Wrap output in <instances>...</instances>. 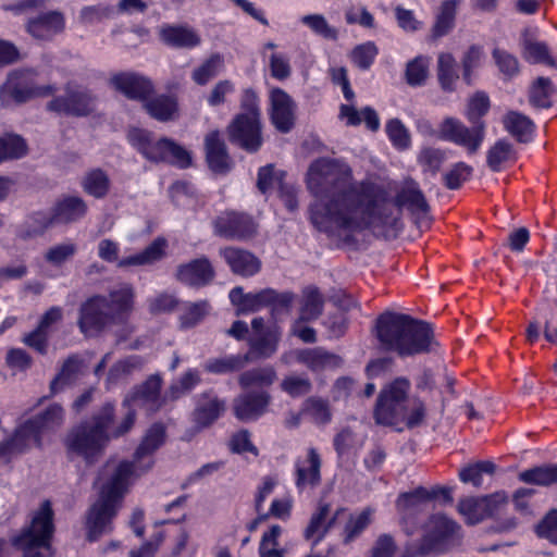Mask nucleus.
<instances>
[{
  "label": "nucleus",
  "mask_w": 557,
  "mask_h": 557,
  "mask_svg": "<svg viewBox=\"0 0 557 557\" xmlns=\"http://www.w3.org/2000/svg\"><path fill=\"white\" fill-rule=\"evenodd\" d=\"M339 117L345 120L348 126H358L361 122H364L372 132H376L380 127L379 115L371 107H366L359 112L354 106L342 104Z\"/></svg>",
  "instance_id": "36"
},
{
  "label": "nucleus",
  "mask_w": 557,
  "mask_h": 557,
  "mask_svg": "<svg viewBox=\"0 0 557 557\" xmlns=\"http://www.w3.org/2000/svg\"><path fill=\"white\" fill-rule=\"evenodd\" d=\"M107 310L115 323H121L133 310L134 289L131 285L124 284L109 294Z\"/></svg>",
  "instance_id": "30"
},
{
  "label": "nucleus",
  "mask_w": 557,
  "mask_h": 557,
  "mask_svg": "<svg viewBox=\"0 0 557 557\" xmlns=\"http://www.w3.org/2000/svg\"><path fill=\"white\" fill-rule=\"evenodd\" d=\"M324 299L315 287H307L302 294L300 320L312 321L318 319L323 311Z\"/></svg>",
  "instance_id": "49"
},
{
  "label": "nucleus",
  "mask_w": 557,
  "mask_h": 557,
  "mask_svg": "<svg viewBox=\"0 0 557 557\" xmlns=\"http://www.w3.org/2000/svg\"><path fill=\"white\" fill-rule=\"evenodd\" d=\"M107 307L108 299L104 296H95L83 302L77 322L81 332L85 335H91L114 324Z\"/></svg>",
  "instance_id": "14"
},
{
  "label": "nucleus",
  "mask_w": 557,
  "mask_h": 557,
  "mask_svg": "<svg viewBox=\"0 0 557 557\" xmlns=\"http://www.w3.org/2000/svg\"><path fill=\"white\" fill-rule=\"evenodd\" d=\"M27 146L20 136L0 138V163L7 159H17L26 154Z\"/></svg>",
  "instance_id": "58"
},
{
  "label": "nucleus",
  "mask_w": 557,
  "mask_h": 557,
  "mask_svg": "<svg viewBox=\"0 0 557 557\" xmlns=\"http://www.w3.org/2000/svg\"><path fill=\"white\" fill-rule=\"evenodd\" d=\"M168 242L163 237L156 238L143 251L119 259L120 246L116 242L106 238L98 244V256L107 262H116L117 268L151 265L165 256Z\"/></svg>",
  "instance_id": "9"
},
{
  "label": "nucleus",
  "mask_w": 557,
  "mask_h": 557,
  "mask_svg": "<svg viewBox=\"0 0 557 557\" xmlns=\"http://www.w3.org/2000/svg\"><path fill=\"white\" fill-rule=\"evenodd\" d=\"M484 57V51L481 46L472 45L467 51L463 53L461 59L462 64V76L463 81L468 84H472V73L475 69L481 65L482 59Z\"/></svg>",
  "instance_id": "55"
},
{
  "label": "nucleus",
  "mask_w": 557,
  "mask_h": 557,
  "mask_svg": "<svg viewBox=\"0 0 557 557\" xmlns=\"http://www.w3.org/2000/svg\"><path fill=\"white\" fill-rule=\"evenodd\" d=\"M65 29V16L61 11H48L29 18L26 24L27 33L39 40H51Z\"/></svg>",
  "instance_id": "23"
},
{
  "label": "nucleus",
  "mask_w": 557,
  "mask_h": 557,
  "mask_svg": "<svg viewBox=\"0 0 557 557\" xmlns=\"http://www.w3.org/2000/svg\"><path fill=\"white\" fill-rule=\"evenodd\" d=\"M437 78L444 91L455 90V84L459 78L456 71V60L451 53H441L437 59Z\"/></svg>",
  "instance_id": "44"
},
{
  "label": "nucleus",
  "mask_w": 557,
  "mask_h": 557,
  "mask_svg": "<svg viewBox=\"0 0 557 557\" xmlns=\"http://www.w3.org/2000/svg\"><path fill=\"white\" fill-rule=\"evenodd\" d=\"M280 338L281 331L276 325L268 327L264 333L252 337L249 341L250 350L248 354H250V361L253 355L259 358L271 357L277 349Z\"/></svg>",
  "instance_id": "34"
},
{
  "label": "nucleus",
  "mask_w": 557,
  "mask_h": 557,
  "mask_svg": "<svg viewBox=\"0 0 557 557\" xmlns=\"http://www.w3.org/2000/svg\"><path fill=\"white\" fill-rule=\"evenodd\" d=\"M164 436L163 425H152L136 449L134 461H121L110 472V476L101 486L99 499L90 508L87 517V536L90 542L110 530L111 520L116 515L132 482L151 468L150 459L145 465H141V461L163 444Z\"/></svg>",
  "instance_id": "2"
},
{
  "label": "nucleus",
  "mask_w": 557,
  "mask_h": 557,
  "mask_svg": "<svg viewBox=\"0 0 557 557\" xmlns=\"http://www.w3.org/2000/svg\"><path fill=\"white\" fill-rule=\"evenodd\" d=\"M162 377L158 374L150 375L143 384L124 399L123 406L145 407L148 411L159 410L168 399L161 398Z\"/></svg>",
  "instance_id": "18"
},
{
  "label": "nucleus",
  "mask_w": 557,
  "mask_h": 557,
  "mask_svg": "<svg viewBox=\"0 0 557 557\" xmlns=\"http://www.w3.org/2000/svg\"><path fill=\"white\" fill-rule=\"evenodd\" d=\"M206 158L209 168L215 173H226L232 168L231 158L219 131H212L205 137Z\"/></svg>",
  "instance_id": "26"
},
{
  "label": "nucleus",
  "mask_w": 557,
  "mask_h": 557,
  "mask_svg": "<svg viewBox=\"0 0 557 557\" xmlns=\"http://www.w3.org/2000/svg\"><path fill=\"white\" fill-rule=\"evenodd\" d=\"M519 481L525 484L550 486L557 484V463L536 466L518 474Z\"/></svg>",
  "instance_id": "39"
},
{
  "label": "nucleus",
  "mask_w": 557,
  "mask_h": 557,
  "mask_svg": "<svg viewBox=\"0 0 557 557\" xmlns=\"http://www.w3.org/2000/svg\"><path fill=\"white\" fill-rule=\"evenodd\" d=\"M301 413L318 425L330 423L333 416L329 400L318 396L308 397L302 403Z\"/></svg>",
  "instance_id": "42"
},
{
  "label": "nucleus",
  "mask_w": 557,
  "mask_h": 557,
  "mask_svg": "<svg viewBox=\"0 0 557 557\" xmlns=\"http://www.w3.org/2000/svg\"><path fill=\"white\" fill-rule=\"evenodd\" d=\"M458 3L457 0H445L441 4L435 24L432 28V36L434 38L443 37L453 29Z\"/></svg>",
  "instance_id": "47"
},
{
  "label": "nucleus",
  "mask_w": 557,
  "mask_h": 557,
  "mask_svg": "<svg viewBox=\"0 0 557 557\" xmlns=\"http://www.w3.org/2000/svg\"><path fill=\"white\" fill-rule=\"evenodd\" d=\"M517 159L513 146L506 139L495 141L486 152V164L493 172L502 171Z\"/></svg>",
  "instance_id": "35"
},
{
  "label": "nucleus",
  "mask_w": 557,
  "mask_h": 557,
  "mask_svg": "<svg viewBox=\"0 0 557 557\" xmlns=\"http://www.w3.org/2000/svg\"><path fill=\"white\" fill-rule=\"evenodd\" d=\"M226 410V401L213 389L205 391L196 396L191 420L197 431L211 426Z\"/></svg>",
  "instance_id": "17"
},
{
  "label": "nucleus",
  "mask_w": 557,
  "mask_h": 557,
  "mask_svg": "<svg viewBox=\"0 0 557 557\" xmlns=\"http://www.w3.org/2000/svg\"><path fill=\"white\" fill-rule=\"evenodd\" d=\"M271 401V396L268 392H249L238 395L233 400L234 416L243 421H253L261 417Z\"/></svg>",
  "instance_id": "21"
},
{
  "label": "nucleus",
  "mask_w": 557,
  "mask_h": 557,
  "mask_svg": "<svg viewBox=\"0 0 557 557\" xmlns=\"http://www.w3.org/2000/svg\"><path fill=\"white\" fill-rule=\"evenodd\" d=\"M373 512V509L364 508L359 513L349 515L343 531L345 544L352 542L370 525Z\"/></svg>",
  "instance_id": "50"
},
{
  "label": "nucleus",
  "mask_w": 557,
  "mask_h": 557,
  "mask_svg": "<svg viewBox=\"0 0 557 557\" xmlns=\"http://www.w3.org/2000/svg\"><path fill=\"white\" fill-rule=\"evenodd\" d=\"M461 527L443 513L431 515L421 525V537L406 545L400 557L441 554L461 537Z\"/></svg>",
  "instance_id": "5"
},
{
  "label": "nucleus",
  "mask_w": 557,
  "mask_h": 557,
  "mask_svg": "<svg viewBox=\"0 0 557 557\" xmlns=\"http://www.w3.org/2000/svg\"><path fill=\"white\" fill-rule=\"evenodd\" d=\"M503 124L505 129L518 141L528 143L531 140L534 124L528 116L516 111H509L503 117Z\"/></svg>",
  "instance_id": "38"
},
{
  "label": "nucleus",
  "mask_w": 557,
  "mask_h": 557,
  "mask_svg": "<svg viewBox=\"0 0 557 557\" xmlns=\"http://www.w3.org/2000/svg\"><path fill=\"white\" fill-rule=\"evenodd\" d=\"M410 389V382L398 377L385 386L376 400L374 419L377 424L398 426L405 416L406 397Z\"/></svg>",
  "instance_id": "8"
},
{
  "label": "nucleus",
  "mask_w": 557,
  "mask_h": 557,
  "mask_svg": "<svg viewBox=\"0 0 557 557\" xmlns=\"http://www.w3.org/2000/svg\"><path fill=\"white\" fill-rule=\"evenodd\" d=\"M88 207L85 200L76 196H67L59 200L53 210L55 222L73 223L83 219Z\"/></svg>",
  "instance_id": "33"
},
{
  "label": "nucleus",
  "mask_w": 557,
  "mask_h": 557,
  "mask_svg": "<svg viewBox=\"0 0 557 557\" xmlns=\"http://www.w3.org/2000/svg\"><path fill=\"white\" fill-rule=\"evenodd\" d=\"M276 377L277 375L274 368L267 366L243 372L238 376V384L244 389L252 386L269 387L275 382Z\"/></svg>",
  "instance_id": "43"
},
{
  "label": "nucleus",
  "mask_w": 557,
  "mask_h": 557,
  "mask_svg": "<svg viewBox=\"0 0 557 557\" xmlns=\"http://www.w3.org/2000/svg\"><path fill=\"white\" fill-rule=\"evenodd\" d=\"M127 138L132 146L150 161L169 162L182 169L191 164L189 151L172 139L164 137L154 141L151 133L141 128H132Z\"/></svg>",
  "instance_id": "7"
},
{
  "label": "nucleus",
  "mask_w": 557,
  "mask_h": 557,
  "mask_svg": "<svg viewBox=\"0 0 557 557\" xmlns=\"http://www.w3.org/2000/svg\"><path fill=\"white\" fill-rule=\"evenodd\" d=\"M159 35L164 44L176 48H194L201 42L197 32L188 26L166 25L160 28Z\"/></svg>",
  "instance_id": "31"
},
{
  "label": "nucleus",
  "mask_w": 557,
  "mask_h": 557,
  "mask_svg": "<svg viewBox=\"0 0 557 557\" xmlns=\"http://www.w3.org/2000/svg\"><path fill=\"white\" fill-rule=\"evenodd\" d=\"M270 99L272 104L271 119L274 126L282 133L289 132L295 123L296 104L294 100L281 88H273Z\"/></svg>",
  "instance_id": "24"
},
{
  "label": "nucleus",
  "mask_w": 557,
  "mask_h": 557,
  "mask_svg": "<svg viewBox=\"0 0 557 557\" xmlns=\"http://www.w3.org/2000/svg\"><path fill=\"white\" fill-rule=\"evenodd\" d=\"M404 416L400 423H404L406 428L413 429L420 425L425 418L424 404L418 398H408L407 396Z\"/></svg>",
  "instance_id": "56"
},
{
  "label": "nucleus",
  "mask_w": 557,
  "mask_h": 557,
  "mask_svg": "<svg viewBox=\"0 0 557 557\" xmlns=\"http://www.w3.org/2000/svg\"><path fill=\"white\" fill-rule=\"evenodd\" d=\"M385 128L389 140L397 149L404 150L410 146V134L400 120H389Z\"/></svg>",
  "instance_id": "57"
},
{
  "label": "nucleus",
  "mask_w": 557,
  "mask_h": 557,
  "mask_svg": "<svg viewBox=\"0 0 557 557\" xmlns=\"http://www.w3.org/2000/svg\"><path fill=\"white\" fill-rule=\"evenodd\" d=\"M490 109V99L482 91L475 92L468 101L466 116L474 124L481 122L480 119L487 113Z\"/></svg>",
  "instance_id": "60"
},
{
  "label": "nucleus",
  "mask_w": 557,
  "mask_h": 557,
  "mask_svg": "<svg viewBox=\"0 0 557 557\" xmlns=\"http://www.w3.org/2000/svg\"><path fill=\"white\" fill-rule=\"evenodd\" d=\"M428 74L429 62L425 58L418 57L407 64L406 79L410 86L423 85Z\"/></svg>",
  "instance_id": "59"
},
{
  "label": "nucleus",
  "mask_w": 557,
  "mask_h": 557,
  "mask_svg": "<svg viewBox=\"0 0 557 557\" xmlns=\"http://www.w3.org/2000/svg\"><path fill=\"white\" fill-rule=\"evenodd\" d=\"M431 502L428 488L419 486L411 492L403 493L396 500L397 511L406 534L412 535L416 531L417 517Z\"/></svg>",
  "instance_id": "15"
},
{
  "label": "nucleus",
  "mask_w": 557,
  "mask_h": 557,
  "mask_svg": "<svg viewBox=\"0 0 557 557\" xmlns=\"http://www.w3.org/2000/svg\"><path fill=\"white\" fill-rule=\"evenodd\" d=\"M200 382V373L195 369H189L169 386L165 399L177 400L191 392Z\"/></svg>",
  "instance_id": "48"
},
{
  "label": "nucleus",
  "mask_w": 557,
  "mask_h": 557,
  "mask_svg": "<svg viewBox=\"0 0 557 557\" xmlns=\"http://www.w3.org/2000/svg\"><path fill=\"white\" fill-rule=\"evenodd\" d=\"M377 54V48L373 42L357 46L351 51L352 62L361 70H368Z\"/></svg>",
  "instance_id": "64"
},
{
  "label": "nucleus",
  "mask_w": 557,
  "mask_h": 557,
  "mask_svg": "<svg viewBox=\"0 0 557 557\" xmlns=\"http://www.w3.org/2000/svg\"><path fill=\"white\" fill-rule=\"evenodd\" d=\"M111 83L129 99L145 100L152 91V85L148 79L133 73L114 75Z\"/></svg>",
  "instance_id": "29"
},
{
  "label": "nucleus",
  "mask_w": 557,
  "mask_h": 557,
  "mask_svg": "<svg viewBox=\"0 0 557 557\" xmlns=\"http://www.w3.org/2000/svg\"><path fill=\"white\" fill-rule=\"evenodd\" d=\"M250 120L251 119L246 117V115H236L228 125L227 131L231 141L253 152L257 151L262 144L261 126L259 119H255L253 124L250 123Z\"/></svg>",
  "instance_id": "19"
},
{
  "label": "nucleus",
  "mask_w": 557,
  "mask_h": 557,
  "mask_svg": "<svg viewBox=\"0 0 557 557\" xmlns=\"http://www.w3.org/2000/svg\"><path fill=\"white\" fill-rule=\"evenodd\" d=\"M322 460L318 450L308 448L307 457L296 461V486L299 490L315 487L321 482Z\"/></svg>",
  "instance_id": "25"
},
{
  "label": "nucleus",
  "mask_w": 557,
  "mask_h": 557,
  "mask_svg": "<svg viewBox=\"0 0 557 557\" xmlns=\"http://www.w3.org/2000/svg\"><path fill=\"white\" fill-rule=\"evenodd\" d=\"M220 255L224 258L235 274L242 276H252L260 271V260L247 250L235 247H227L221 249Z\"/></svg>",
  "instance_id": "27"
},
{
  "label": "nucleus",
  "mask_w": 557,
  "mask_h": 557,
  "mask_svg": "<svg viewBox=\"0 0 557 557\" xmlns=\"http://www.w3.org/2000/svg\"><path fill=\"white\" fill-rule=\"evenodd\" d=\"M346 512V509L338 508L335 512H331V505L320 503L317 510L312 513L304 536L308 541H312L315 545L324 539L327 532L333 528L336 520Z\"/></svg>",
  "instance_id": "22"
},
{
  "label": "nucleus",
  "mask_w": 557,
  "mask_h": 557,
  "mask_svg": "<svg viewBox=\"0 0 557 557\" xmlns=\"http://www.w3.org/2000/svg\"><path fill=\"white\" fill-rule=\"evenodd\" d=\"M83 189L95 198H104L111 186L108 174L101 169H94L86 173L82 182Z\"/></svg>",
  "instance_id": "46"
},
{
  "label": "nucleus",
  "mask_w": 557,
  "mask_h": 557,
  "mask_svg": "<svg viewBox=\"0 0 557 557\" xmlns=\"http://www.w3.org/2000/svg\"><path fill=\"white\" fill-rule=\"evenodd\" d=\"M51 503L45 500L33 513L30 523L18 535L11 539L12 545L23 553V557H52L51 547L54 534Z\"/></svg>",
  "instance_id": "6"
},
{
  "label": "nucleus",
  "mask_w": 557,
  "mask_h": 557,
  "mask_svg": "<svg viewBox=\"0 0 557 557\" xmlns=\"http://www.w3.org/2000/svg\"><path fill=\"white\" fill-rule=\"evenodd\" d=\"M224 60L221 54L213 53L207 60H205L199 66H197L193 73V81L200 86L206 85L212 78H214L222 70Z\"/></svg>",
  "instance_id": "53"
},
{
  "label": "nucleus",
  "mask_w": 557,
  "mask_h": 557,
  "mask_svg": "<svg viewBox=\"0 0 557 557\" xmlns=\"http://www.w3.org/2000/svg\"><path fill=\"white\" fill-rule=\"evenodd\" d=\"M147 112L156 120H172L177 111V103L173 97L159 96L144 104Z\"/></svg>",
  "instance_id": "52"
},
{
  "label": "nucleus",
  "mask_w": 557,
  "mask_h": 557,
  "mask_svg": "<svg viewBox=\"0 0 557 557\" xmlns=\"http://www.w3.org/2000/svg\"><path fill=\"white\" fill-rule=\"evenodd\" d=\"M114 419V406L106 404L92 418L72 428L64 438L67 454L90 462L110 441L109 428Z\"/></svg>",
  "instance_id": "4"
},
{
  "label": "nucleus",
  "mask_w": 557,
  "mask_h": 557,
  "mask_svg": "<svg viewBox=\"0 0 557 557\" xmlns=\"http://www.w3.org/2000/svg\"><path fill=\"white\" fill-rule=\"evenodd\" d=\"M306 185L314 201L310 221L330 237L350 243L369 227H394L399 209L388 202L379 187L368 181H356L351 166L342 159L321 157L313 160L306 174ZM398 208H407L418 221L428 218L430 206L414 184L396 196Z\"/></svg>",
  "instance_id": "1"
},
{
  "label": "nucleus",
  "mask_w": 557,
  "mask_h": 557,
  "mask_svg": "<svg viewBox=\"0 0 557 557\" xmlns=\"http://www.w3.org/2000/svg\"><path fill=\"white\" fill-rule=\"evenodd\" d=\"M281 388L292 397H300L311 392L312 383L306 376L288 375L282 380Z\"/></svg>",
  "instance_id": "61"
},
{
  "label": "nucleus",
  "mask_w": 557,
  "mask_h": 557,
  "mask_svg": "<svg viewBox=\"0 0 557 557\" xmlns=\"http://www.w3.org/2000/svg\"><path fill=\"white\" fill-rule=\"evenodd\" d=\"M248 362H250V354L230 355L207 360L203 369L211 374H228L242 370Z\"/></svg>",
  "instance_id": "37"
},
{
  "label": "nucleus",
  "mask_w": 557,
  "mask_h": 557,
  "mask_svg": "<svg viewBox=\"0 0 557 557\" xmlns=\"http://www.w3.org/2000/svg\"><path fill=\"white\" fill-rule=\"evenodd\" d=\"M472 173V168L463 162L456 163L443 176L444 184L448 189H458L461 185L469 180Z\"/></svg>",
  "instance_id": "62"
},
{
  "label": "nucleus",
  "mask_w": 557,
  "mask_h": 557,
  "mask_svg": "<svg viewBox=\"0 0 557 557\" xmlns=\"http://www.w3.org/2000/svg\"><path fill=\"white\" fill-rule=\"evenodd\" d=\"M16 76H10L8 82L0 89V99L4 102L8 98H12L15 102L22 103L27 101L34 95H49L53 91L51 86L42 87L38 90L30 89L20 85Z\"/></svg>",
  "instance_id": "40"
},
{
  "label": "nucleus",
  "mask_w": 557,
  "mask_h": 557,
  "mask_svg": "<svg viewBox=\"0 0 557 557\" xmlns=\"http://www.w3.org/2000/svg\"><path fill=\"white\" fill-rule=\"evenodd\" d=\"M76 251V244L66 242L50 247L45 255V259L53 265H60L72 258Z\"/></svg>",
  "instance_id": "63"
},
{
  "label": "nucleus",
  "mask_w": 557,
  "mask_h": 557,
  "mask_svg": "<svg viewBox=\"0 0 557 557\" xmlns=\"http://www.w3.org/2000/svg\"><path fill=\"white\" fill-rule=\"evenodd\" d=\"M64 417V409L58 404H52L33 419L20 425L28 449L40 445L44 433L53 432L61 428Z\"/></svg>",
  "instance_id": "12"
},
{
  "label": "nucleus",
  "mask_w": 557,
  "mask_h": 557,
  "mask_svg": "<svg viewBox=\"0 0 557 557\" xmlns=\"http://www.w3.org/2000/svg\"><path fill=\"white\" fill-rule=\"evenodd\" d=\"M47 107L57 113L84 116L95 111L96 98L86 88L67 85L65 96L52 99Z\"/></svg>",
  "instance_id": "13"
},
{
  "label": "nucleus",
  "mask_w": 557,
  "mask_h": 557,
  "mask_svg": "<svg viewBox=\"0 0 557 557\" xmlns=\"http://www.w3.org/2000/svg\"><path fill=\"white\" fill-rule=\"evenodd\" d=\"M296 360L305 364L312 372L339 368L343 359L321 347L306 348L296 351Z\"/></svg>",
  "instance_id": "28"
},
{
  "label": "nucleus",
  "mask_w": 557,
  "mask_h": 557,
  "mask_svg": "<svg viewBox=\"0 0 557 557\" xmlns=\"http://www.w3.org/2000/svg\"><path fill=\"white\" fill-rule=\"evenodd\" d=\"M522 57L532 64H545L555 67L556 62L550 54L548 46L543 41L524 38L522 41Z\"/></svg>",
  "instance_id": "41"
},
{
  "label": "nucleus",
  "mask_w": 557,
  "mask_h": 557,
  "mask_svg": "<svg viewBox=\"0 0 557 557\" xmlns=\"http://www.w3.org/2000/svg\"><path fill=\"white\" fill-rule=\"evenodd\" d=\"M269 296H271V293L268 289L256 294H245L242 287H235L230 293V300L236 307V314L240 315L265 307L269 302Z\"/></svg>",
  "instance_id": "32"
},
{
  "label": "nucleus",
  "mask_w": 557,
  "mask_h": 557,
  "mask_svg": "<svg viewBox=\"0 0 557 557\" xmlns=\"http://www.w3.org/2000/svg\"><path fill=\"white\" fill-rule=\"evenodd\" d=\"M437 138L454 143L465 148L469 154H474L484 141L485 123L479 122L468 127L460 120L447 116L438 125Z\"/></svg>",
  "instance_id": "10"
},
{
  "label": "nucleus",
  "mask_w": 557,
  "mask_h": 557,
  "mask_svg": "<svg viewBox=\"0 0 557 557\" xmlns=\"http://www.w3.org/2000/svg\"><path fill=\"white\" fill-rule=\"evenodd\" d=\"M507 503V494L496 492L484 497H465L459 500L457 510L468 524H476L488 517L500 513Z\"/></svg>",
  "instance_id": "11"
},
{
  "label": "nucleus",
  "mask_w": 557,
  "mask_h": 557,
  "mask_svg": "<svg viewBox=\"0 0 557 557\" xmlns=\"http://www.w3.org/2000/svg\"><path fill=\"white\" fill-rule=\"evenodd\" d=\"M83 360L78 355L69 356L61 366L57 376L51 381L50 388L55 393L59 387L75 381L82 372Z\"/></svg>",
  "instance_id": "45"
},
{
  "label": "nucleus",
  "mask_w": 557,
  "mask_h": 557,
  "mask_svg": "<svg viewBox=\"0 0 557 557\" xmlns=\"http://www.w3.org/2000/svg\"><path fill=\"white\" fill-rule=\"evenodd\" d=\"M555 87L548 77L540 76L530 86L529 101L536 108H549Z\"/></svg>",
  "instance_id": "51"
},
{
  "label": "nucleus",
  "mask_w": 557,
  "mask_h": 557,
  "mask_svg": "<svg viewBox=\"0 0 557 557\" xmlns=\"http://www.w3.org/2000/svg\"><path fill=\"white\" fill-rule=\"evenodd\" d=\"M375 331L380 348L401 358L430 352L434 343L431 325L408 314L384 313Z\"/></svg>",
  "instance_id": "3"
},
{
  "label": "nucleus",
  "mask_w": 557,
  "mask_h": 557,
  "mask_svg": "<svg viewBox=\"0 0 557 557\" xmlns=\"http://www.w3.org/2000/svg\"><path fill=\"white\" fill-rule=\"evenodd\" d=\"M496 466L492 461H479L474 465H469L462 468L459 472V478L463 483H472L479 487L482 484V474H493Z\"/></svg>",
  "instance_id": "54"
},
{
  "label": "nucleus",
  "mask_w": 557,
  "mask_h": 557,
  "mask_svg": "<svg viewBox=\"0 0 557 557\" xmlns=\"http://www.w3.org/2000/svg\"><path fill=\"white\" fill-rule=\"evenodd\" d=\"M214 268L206 257L180 264L175 273L177 281L197 288L209 285L214 280Z\"/></svg>",
  "instance_id": "20"
},
{
  "label": "nucleus",
  "mask_w": 557,
  "mask_h": 557,
  "mask_svg": "<svg viewBox=\"0 0 557 557\" xmlns=\"http://www.w3.org/2000/svg\"><path fill=\"white\" fill-rule=\"evenodd\" d=\"M214 231L221 237L231 240L249 239L257 233L253 219L245 213L227 211L214 221Z\"/></svg>",
  "instance_id": "16"
}]
</instances>
